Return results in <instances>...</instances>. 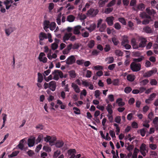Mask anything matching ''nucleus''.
Returning <instances> with one entry per match:
<instances>
[{
    "label": "nucleus",
    "mask_w": 158,
    "mask_h": 158,
    "mask_svg": "<svg viewBox=\"0 0 158 158\" xmlns=\"http://www.w3.org/2000/svg\"><path fill=\"white\" fill-rule=\"evenodd\" d=\"M140 40V43L139 44H137L135 41V39H132L131 40V44L134 49H137L139 48H144L146 44L147 40L145 38L143 37H140L139 38Z\"/></svg>",
    "instance_id": "nucleus-1"
},
{
    "label": "nucleus",
    "mask_w": 158,
    "mask_h": 158,
    "mask_svg": "<svg viewBox=\"0 0 158 158\" xmlns=\"http://www.w3.org/2000/svg\"><path fill=\"white\" fill-rule=\"evenodd\" d=\"M146 12H143L140 14V16L142 18H146L151 19V16H154L156 14V11L153 9H150V8H148L146 10Z\"/></svg>",
    "instance_id": "nucleus-2"
},
{
    "label": "nucleus",
    "mask_w": 158,
    "mask_h": 158,
    "mask_svg": "<svg viewBox=\"0 0 158 158\" xmlns=\"http://www.w3.org/2000/svg\"><path fill=\"white\" fill-rule=\"evenodd\" d=\"M53 75V79L56 80H58L59 79V76L60 78H62L63 77V73L61 71L59 70H55L52 73Z\"/></svg>",
    "instance_id": "nucleus-3"
},
{
    "label": "nucleus",
    "mask_w": 158,
    "mask_h": 158,
    "mask_svg": "<svg viewBox=\"0 0 158 158\" xmlns=\"http://www.w3.org/2000/svg\"><path fill=\"white\" fill-rule=\"evenodd\" d=\"M99 10L98 9H94L93 8L89 10L86 13L88 17H95L98 13Z\"/></svg>",
    "instance_id": "nucleus-4"
},
{
    "label": "nucleus",
    "mask_w": 158,
    "mask_h": 158,
    "mask_svg": "<svg viewBox=\"0 0 158 158\" xmlns=\"http://www.w3.org/2000/svg\"><path fill=\"white\" fill-rule=\"evenodd\" d=\"M130 67L133 72H138L140 70L141 65L139 63L137 64L133 62L131 64Z\"/></svg>",
    "instance_id": "nucleus-5"
},
{
    "label": "nucleus",
    "mask_w": 158,
    "mask_h": 158,
    "mask_svg": "<svg viewBox=\"0 0 158 158\" xmlns=\"http://www.w3.org/2000/svg\"><path fill=\"white\" fill-rule=\"evenodd\" d=\"M39 38L40 44L41 45H44V43L42 41L48 38V35L44 32H41L39 34Z\"/></svg>",
    "instance_id": "nucleus-6"
},
{
    "label": "nucleus",
    "mask_w": 158,
    "mask_h": 158,
    "mask_svg": "<svg viewBox=\"0 0 158 158\" xmlns=\"http://www.w3.org/2000/svg\"><path fill=\"white\" fill-rule=\"evenodd\" d=\"M76 61V58L73 55H71L64 62H65L66 64L68 65H71L74 63ZM64 61H61L62 63Z\"/></svg>",
    "instance_id": "nucleus-7"
},
{
    "label": "nucleus",
    "mask_w": 158,
    "mask_h": 158,
    "mask_svg": "<svg viewBox=\"0 0 158 158\" xmlns=\"http://www.w3.org/2000/svg\"><path fill=\"white\" fill-rule=\"evenodd\" d=\"M146 146L145 144L143 143L140 147V152L143 156H146V153L145 152V151L146 150Z\"/></svg>",
    "instance_id": "nucleus-8"
},
{
    "label": "nucleus",
    "mask_w": 158,
    "mask_h": 158,
    "mask_svg": "<svg viewBox=\"0 0 158 158\" xmlns=\"http://www.w3.org/2000/svg\"><path fill=\"white\" fill-rule=\"evenodd\" d=\"M157 72V69H155L153 70H150L145 73L144 76L145 77H151L154 73H156Z\"/></svg>",
    "instance_id": "nucleus-9"
},
{
    "label": "nucleus",
    "mask_w": 158,
    "mask_h": 158,
    "mask_svg": "<svg viewBox=\"0 0 158 158\" xmlns=\"http://www.w3.org/2000/svg\"><path fill=\"white\" fill-rule=\"evenodd\" d=\"M56 82L52 81L49 82V89L52 91H54L56 90Z\"/></svg>",
    "instance_id": "nucleus-10"
},
{
    "label": "nucleus",
    "mask_w": 158,
    "mask_h": 158,
    "mask_svg": "<svg viewBox=\"0 0 158 158\" xmlns=\"http://www.w3.org/2000/svg\"><path fill=\"white\" fill-rule=\"evenodd\" d=\"M114 20V18L113 16H111L106 18V21L109 26H111L113 25V21Z\"/></svg>",
    "instance_id": "nucleus-11"
},
{
    "label": "nucleus",
    "mask_w": 158,
    "mask_h": 158,
    "mask_svg": "<svg viewBox=\"0 0 158 158\" xmlns=\"http://www.w3.org/2000/svg\"><path fill=\"white\" fill-rule=\"evenodd\" d=\"M45 54L44 52H41L39 55L38 59L40 61H42L44 63H45L47 62V59L46 57L43 58V57L45 56Z\"/></svg>",
    "instance_id": "nucleus-12"
},
{
    "label": "nucleus",
    "mask_w": 158,
    "mask_h": 158,
    "mask_svg": "<svg viewBox=\"0 0 158 158\" xmlns=\"http://www.w3.org/2000/svg\"><path fill=\"white\" fill-rule=\"evenodd\" d=\"M76 153V150L75 149H70L68 150V153L69 155L71 156L69 158H74L75 157V155Z\"/></svg>",
    "instance_id": "nucleus-13"
},
{
    "label": "nucleus",
    "mask_w": 158,
    "mask_h": 158,
    "mask_svg": "<svg viewBox=\"0 0 158 158\" xmlns=\"http://www.w3.org/2000/svg\"><path fill=\"white\" fill-rule=\"evenodd\" d=\"M71 87L73 88L74 91L77 93H79L80 92V89L78 86L75 83H72Z\"/></svg>",
    "instance_id": "nucleus-14"
},
{
    "label": "nucleus",
    "mask_w": 158,
    "mask_h": 158,
    "mask_svg": "<svg viewBox=\"0 0 158 158\" xmlns=\"http://www.w3.org/2000/svg\"><path fill=\"white\" fill-rule=\"evenodd\" d=\"M143 31L147 33H151L153 31L151 28L148 26H146L143 28Z\"/></svg>",
    "instance_id": "nucleus-15"
},
{
    "label": "nucleus",
    "mask_w": 158,
    "mask_h": 158,
    "mask_svg": "<svg viewBox=\"0 0 158 158\" xmlns=\"http://www.w3.org/2000/svg\"><path fill=\"white\" fill-rule=\"evenodd\" d=\"M81 28L80 26L78 25L75 27L73 29V33L75 34L78 35L80 33V30Z\"/></svg>",
    "instance_id": "nucleus-16"
},
{
    "label": "nucleus",
    "mask_w": 158,
    "mask_h": 158,
    "mask_svg": "<svg viewBox=\"0 0 158 158\" xmlns=\"http://www.w3.org/2000/svg\"><path fill=\"white\" fill-rule=\"evenodd\" d=\"M72 35V33H65L63 37V42L66 43V41L68 40Z\"/></svg>",
    "instance_id": "nucleus-17"
},
{
    "label": "nucleus",
    "mask_w": 158,
    "mask_h": 158,
    "mask_svg": "<svg viewBox=\"0 0 158 158\" xmlns=\"http://www.w3.org/2000/svg\"><path fill=\"white\" fill-rule=\"evenodd\" d=\"M15 29L12 27H10L8 28H7L5 29V32L7 35V36H9L13 32Z\"/></svg>",
    "instance_id": "nucleus-18"
},
{
    "label": "nucleus",
    "mask_w": 158,
    "mask_h": 158,
    "mask_svg": "<svg viewBox=\"0 0 158 158\" xmlns=\"http://www.w3.org/2000/svg\"><path fill=\"white\" fill-rule=\"evenodd\" d=\"M64 144V143L61 140H57L55 145L56 148H60L63 146Z\"/></svg>",
    "instance_id": "nucleus-19"
},
{
    "label": "nucleus",
    "mask_w": 158,
    "mask_h": 158,
    "mask_svg": "<svg viewBox=\"0 0 158 158\" xmlns=\"http://www.w3.org/2000/svg\"><path fill=\"white\" fill-rule=\"evenodd\" d=\"M35 139L33 138L32 139H29L28 140V145L29 147H31L34 146L35 143Z\"/></svg>",
    "instance_id": "nucleus-20"
},
{
    "label": "nucleus",
    "mask_w": 158,
    "mask_h": 158,
    "mask_svg": "<svg viewBox=\"0 0 158 158\" xmlns=\"http://www.w3.org/2000/svg\"><path fill=\"white\" fill-rule=\"evenodd\" d=\"M122 99L121 98H118L117 99L116 102L118 103V106L122 107L125 105V102L122 101Z\"/></svg>",
    "instance_id": "nucleus-21"
},
{
    "label": "nucleus",
    "mask_w": 158,
    "mask_h": 158,
    "mask_svg": "<svg viewBox=\"0 0 158 158\" xmlns=\"http://www.w3.org/2000/svg\"><path fill=\"white\" fill-rule=\"evenodd\" d=\"M112 106L110 104H108L106 107V110L108 112V113L110 115L112 114L113 113V110H112Z\"/></svg>",
    "instance_id": "nucleus-22"
},
{
    "label": "nucleus",
    "mask_w": 158,
    "mask_h": 158,
    "mask_svg": "<svg viewBox=\"0 0 158 158\" xmlns=\"http://www.w3.org/2000/svg\"><path fill=\"white\" fill-rule=\"evenodd\" d=\"M129 42V41L127 37L126 36H124L121 42V45H123L126 44H128Z\"/></svg>",
    "instance_id": "nucleus-23"
},
{
    "label": "nucleus",
    "mask_w": 158,
    "mask_h": 158,
    "mask_svg": "<svg viewBox=\"0 0 158 158\" xmlns=\"http://www.w3.org/2000/svg\"><path fill=\"white\" fill-rule=\"evenodd\" d=\"M44 29L45 31H46V29H48L49 27L50 24V22L48 20H45L44 22Z\"/></svg>",
    "instance_id": "nucleus-24"
},
{
    "label": "nucleus",
    "mask_w": 158,
    "mask_h": 158,
    "mask_svg": "<svg viewBox=\"0 0 158 158\" xmlns=\"http://www.w3.org/2000/svg\"><path fill=\"white\" fill-rule=\"evenodd\" d=\"M96 27V25L95 23L91 24L89 27H86V29L88 30L90 32L94 30Z\"/></svg>",
    "instance_id": "nucleus-25"
},
{
    "label": "nucleus",
    "mask_w": 158,
    "mask_h": 158,
    "mask_svg": "<svg viewBox=\"0 0 158 158\" xmlns=\"http://www.w3.org/2000/svg\"><path fill=\"white\" fill-rule=\"evenodd\" d=\"M127 80L130 81H133L135 79V76L131 74H129L127 77Z\"/></svg>",
    "instance_id": "nucleus-26"
},
{
    "label": "nucleus",
    "mask_w": 158,
    "mask_h": 158,
    "mask_svg": "<svg viewBox=\"0 0 158 158\" xmlns=\"http://www.w3.org/2000/svg\"><path fill=\"white\" fill-rule=\"evenodd\" d=\"M75 19V17L72 15H70L68 16L67 18V20L70 22H73Z\"/></svg>",
    "instance_id": "nucleus-27"
},
{
    "label": "nucleus",
    "mask_w": 158,
    "mask_h": 158,
    "mask_svg": "<svg viewBox=\"0 0 158 158\" xmlns=\"http://www.w3.org/2000/svg\"><path fill=\"white\" fill-rule=\"evenodd\" d=\"M95 42L93 40H91L88 43V46L90 48H92L94 46Z\"/></svg>",
    "instance_id": "nucleus-28"
},
{
    "label": "nucleus",
    "mask_w": 158,
    "mask_h": 158,
    "mask_svg": "<svg viewBox=\"0 0 158 158\" xmlns=\"http://www.w3.org/2000/svg\"><path fill=\"white\" fill-rule=\"evenodd\" d=\"M139 152V150L137 148H135L134 152L132 156V158H137L138 152Z\"/></svg>",
    "instance_id": "nucleus-29"
},
{
    "label": "nucleus",
    "mask_w": 158,
    "mask_h": 158,
    "mask_svg": "<svg viewBox=\"0 0 158 158\" xmlns=\"http://www.w3.org/2000/svg\"><path fill=\"white\" fill-rule=\"evenodd\" d=\"M4 3L6 6V8L7 10L11 6L10 2L9 0H5L4 1Z\"/></svg>",
    "instance_id": "nucleus-30"
},
{
    "label": "nucleus",
    "mask_w": 158,
    "mask_h": 158,
    "mask_svg": "<svg viewBox=\"0 0 158 158\" xmlns=\"http://www.w3.org/2000/svg\"><path fill=\"white\" fill-rule=\"evenodd\" d=\"M106 27V24L105 23H102L101 26H100L99 30L101 32H103Z\"/></svg>",
    "instance_id": "nucleus-31"
},
{
    "label": "nucleus",
    "mask_w": 158,
    "mask_h": 158,
    "mask_svg": "<svg viewBox=\"0 0 158 158\" xmlns=\"http://www.w3.org/2000/svg\"><path fill=\"white\" fill-rule=\"evenodd\" d=\"M38 80L39 83H41L43 80V76L42 74L40 73H38Z\"/></svg>",
    "instance_id": "nucleus-32"
},
{
    "label": "nucleus",
    "mask_w": 158,
    "mask_h": 158,
    "mask_svg": "<svg viewBox=\"0 0 158 158\" xmlns=\"http://www.w3.org/2000/svg\"><path fill=\"white\" fill-rule=\"evenodd\" d=\"M69 76L72 78H74L76 77V74L75 71L72 70L69 72Z\"/></svg>",
    "instance_id": "nucleus-33"
},
{
    "label": "nucleus",
    "mask_w": 158,
    "mask_h": 158,
    "mask_svg": "<svg viewBox=\"0 0 158 158\" xmlns=\"http://www.w3.org/2000/svg\"><path fill=\"white\" fill-rule=\"evenodd\" d=\"M145 8V5L143 3H140L137 6V8L140 10H143Z\"/></svg>",
    "instance_id": "nucleus-34"
},
{
    "label": "nucleus",
    "mask_w": 158,
    "mask_h": 158,
    "mask_svg": "<svg viewBox=\"0 0 158 158\" xmlns=\"http://www.w3.org/2000/svg\"><path fill=\"white\" fill-rule=\"evenodd\" d=\"M56 27V24L55 22H51L50 24L49 27L51 31H53L55 30Z\"/></svg>",
    "instance_id": "nucleus-35"
},
{
    "label": "nucleus",
    "mask_w": 158,
    "mask_h": 158,
    "mask_svg": "<svg viewBox=\"0 0 158 158\" xmlns=\"http://www.w3.org/2000/svg\"><path fill=\"white\" fill-rule=\"evenodd\" d=\"M61 13H60L58 15L56 19V22L57 23L60 25L61 24Z\"/></svg>",
    "instance_id": "nucleus-36"
},
{
    "label": "nucleus",
    "mask_w": 158,
    "mask_h": 158,
    "mask_svg": "<svg viewBox=\"0 0 158 158\" xmlns=\"http://www.w3.org/2000/svg\"><path fill=\"white\" fill-rule=\"evenodd\" d=\"M106 60L107 61V64H110L113 62L114 61V58L113 57L111 56L106 59Z\"/></svg>",
    "instance_id": "nucleus-37"
},
{
    "label": "nucleus",
    "mask_w": 158,
    "mask_h": 158,
    "mask_svg": "<svg viewBox=\"0 0 158 158\" xmlns=\"http://www.w3.org/2000/svg\"><path fill=\"white\" fill-rule=\"evenodd\" d=\"M115 53L116 56H122L123 55V52L120 50H116L115 51Z\"/></svg>",
    "instance_id": "nucleus-38"
},
{
    "label": "nucleus",
    "mask_w": 158,
    "mask_h": 158,
    "mask_svg": "<svg viewBox=\"0 0 158 158\" xmlns=\"http://www.w3.org/2000/svg\"><path fill=\"white\" fill-rule=\"evenodd\" d=\"M24 142V139H23L21 140L20 141V143L18 145V147L21 150H23V148L24 147V145L23 144V143Z\"/></svg>",
    "instance_id": "nucleus-39"
},
{
    "label": "nucleus",
    "mask_w": 158,
    "mask_h": 158,
    "mask_svg": "<svg viewBox=\"0 0 158 158\" xmlns=\"http://www.w3.org/2000/svg\"><path fill=\"white\" fill-rule=\"evenodd\" d=\"M132 89L131 87L129 86L126 87L124 90V92L126 94H129L132 91Z\"/></svg>",
    "instance_id": "nucleus-40"
},
{
    "label": "nucleus",
    "mask_w": 158,
    "mask_h": 158,
    "mask_svg": "<svg viewBox=\"0 0 158 158\" xmlns=\"http://www.w3.org/2000/svg\"><path fill=\"white\" fill-rule=\"evenodd\" d=\"M146 129L145 128H143L139 130L140 135L142 137L144 136L145 135L146 132Z\"/></svg>",
    "instance_id": "nucleus-41"
},
{
    "label": "nucleus",
    "mask_w": 158,
    "mask_h": 158,
    "mask_svg": "<svg viewBox=\"0 0 158 158\" xmlns=\"http://www.w3.org/2000/svg\"><path fill=\"white\" fill-rule=\"evenodd\" d=\"M121 117L120 116H116L114 118V121L120 124L121 123Z\"/></svg>",
    "instance_id": "nucleus-42"
},
{
    "label": "nucleus",
    "mask_w": 158,
    "mask_h": 158,
    "mask_svg": "<svg viewBox=\"0 0 158 158\" xmlns=\"http://www.w3.org/2000/svg\"><path fill=\"white\" fill-rule=\"evenodd\" d=\"M113 10V8H107L105 9L104 12L106 14H109L112 12Z\"/></svg>",
    "instance_id": "nucleus-43"
},
{
    "label": "nucleus",
    "mask_w": 158,
    "mask_h": 158,
    "mask_svg": "<svg viewBox=\"0 0 158 158\" xmlns=\"http://www.w3.org/2000/svg\"><path fill=\"white\" fill-rule=\"evenodd\" d=\"M112 41L115 45H117L119 43L118 40L114 37L112 38Z\"/></svg>",
    "instance_id": "nucleus-44"
},
{
    "label": "nucleus",
    "mask_w": 158,
    "mask_h": 158,
    "mask_svg": "<svg viewBox=\"0 0 158 158\" xmlns=\"http://www.w3.org/2000/svg\"><path fill=\"white\" fill-rule=\"evenodd\" d=\"M116 2V1L115 0H112L107 5V7H109L113 6L115 4Z\"/></svg>",
    "instance_id": "nucleus-45"
},
{
    "label": "nucleus",
    "mask_w": 158,
    "mask_h": 158,
    "mask_svg": "<svg viewBox=\"0 0 158 158\" xmlns=\"http://www.w3.org/2000/svg\"><path fill=\"white\" fill-rule=\"evenodd\" d=\"M118 20L124 25H126V21L125 19L123 17H120L118 18Z\"/></svg>",
    "instance_id": "nucleus-46"
},
{
    "label": "nucleus",
    "mask_w": 158,
    "mask_h": 158,
    "mask_svg": "<svg viewBox=\"0 0 158 158\" xmlns=\"http://www.w3.org/2000/svg\"><path fill=\"white\" fill-rule=\"evenodd\" d=\"M19 153V151H15L13 152L9 156L10 157H13L16 156Z\"/></svg>",
    "instance_id": "nucleus-47"
},
{
    "label": "nucleus",
    "mask_w": 158,
    "mask_h": 158,
    "mask_svg": "<svg viewBox=\"0 0 158 158\" xmlns=\"http://www.w3.org/2000/svg\"><path fill=\"white\" fill-rule=\"evenodd\" d=\"M73 110H75L74 113L77 114H80V110L76 107H74L73 108Z\"/></svg>",
    "instance_id": "nucleus-48"
},
{
    "label": "nucleus",
    "mask_w": 158,
    "mask_h": 158,
    "mask_svg": "<svg viewBox=\"0 0 158 158\" xmlns=\"http://www.w3.org/2000/svg\"><path fill=\"white\" fill-rule=\"evenodd\" d=\"M134 114L133 113H130L127 116V119L128 120L131 121L133 118V115Z\"/></svg>",
    "instance_id": "nucleus-49"
},
{
    "label": "nucleus",
    "mask_w": 158,
    "mask_h": 158,
    "mask_svg": "<svg viewBox=\"0 0 158 158\" xmlns=\"http://www.w3.org/2000/svg\"><path fill=\"white\" fill-rule=\"evenodd\" d=\"M110 47L109 44H106L105 45V47L104 48V51L106 52H109L110 49Z\"/></svg>",
    "instance_id": "nucleus-50"
},
{
    "label": "nucleus",
    "mask_w": 158,
    "mask_h": 158,
    "mask_svg": "<svg viewBox=\"0 0 158 158\" xmlns=\"http://www.w3.org/2000/svg\"><path fill=\"white\" fill-rule=\"evenodd\" d=\"M114 28L117 30H119L121 28V26L120 24L118 23H115L114 25Z\"/></svg>",
    "instance_id": "nucleus-51"
},
{
    "label": "nucleus",
    "mask_w": 158,
    "mask_h": 158,
    "mask_svg": "<svg viewBox=\"0 0 158 158\" xmlns=\"http://www.w3.org/2000/svg\"><path fill=\"white\" fill-rule=\"evenodd\" d=\"M101 93L98 90H96L95 92L94 96L96 98H98Z\"/></svg>",
    "instance_id": "nucleus-52"
},
{
    "label": "nucleus",
    "mask_w": 158,
    "mask_h": 158,
    "mask_svg": "<svg viewBox=\"0 0 158 158\" xmlns=\"http://www.w3.org/2000/svg\"><path fill=\"white\" fill-rule=\"evenodd\" d=\"M157 83V82L155 79H152L150 81V84L152 85H156Z\"/></svg>",
    "instance_id": "nucleus-53"
},
{
    "label": "nucleus",
    "mask_w": 158,
    "mask_h": 158,
    "mask_svg": "<svg viewBox=\"0 0 158 158\" xmlns=\"http://www.w3.org/2000/svg\"><path fill=\"white\" fill-rule=\"evenodd\" d=\"M58 47V45L56 43H53L52 44L51 48L52 50H55Z\"/></svg>",
    "instance_id": "nucleus-54"
},
{
    "label": "nucleus",
    "mask_w": 158,
    "mask_h": 158,
    "mask_svg": "<svg viewBox=\"0 0 158 158\" xmlns=\"http://www.w3.org/2000/svg\"><path fill=\"white\" fill-rule=\"evenodd\" d=\"M149 82V81L148 79H144L141 82H140L141 84L143 85H146L148 82Z\"/></svg>",
    "instance_id": "nucleus-55"
},
{
    "label": "nucleus",
    "mask_w": 158,
    "mask_h": 158,
    "mask_svg": "<svg viewBox=\"0 0 158 158\" xmlns=\"http://www.w3.org/2000/svg\"><path fill=\"white\" fill-rule=\"evenodd\" d=\"M56 138H54L52 139L51 137V139L50 140L49 143L50 145L52 146L54 144L55 141L56 140Z\"/></svg>",
    "instance_id": "nucleus-56"
},
{
    "label": "nucleus",
    "mask_w": 158,
    "mask_h": 158,
    "mask_svg": "<svg viewBox=\"0 0 158 158\" xmlns=\"http://www.w3.org/2000/svg\"><path fill=\"white\" fill-rule=\"evenodd\" d=\"M116 66V64H113L110 65L108 67V69L110 70H112Z\"/></svg>",
    "instance_id": "nucleus-57"
},
{
    "label": "nucleus",
    "mask_w": 158,
    "mask_h": 158,
    "mask_svg": "<svg viewBox=\"0 0 158 158\" xmlns=\"http://www.w3.org/2000/svg\"><path fill=\"white\" fill-rule=\"evenodd\" d=\"M143 57L141 56V57L139 58H138L134 59L133 61L134 62H140L143 60Z\"/></svg>",
    "instance_id": "nucleus-58"
},
{
    "label": "nucleus",
    "mask_w": 158,
    "mask_h": 158,
    "mask_svg": "<svg viewBox=\"0 0 158 158\" xmlns=\"http://www.w3.org/2000/svg\"><path fill=\"white\" fill-rule=\"evenodd\" d=\"M60 151L57 150L54 152L53 154V157L55 158H57L60 155Z\"/></svg>",
    "instance_id": "nucleus-59"
},
{
    "label": "nucleus",
    "mask_w": 158,
    "mask_h": 158,
    "mask_svg": "<svg viewBox=\"0 0 158 158\" xmlns=\"http://www.w3.org/2000/svg\"><path fill=\"white\" fill-rule=\"evenodd\" d=\"M119 80L118 79H115L112 81V83L114 85H119Z\"/></svg>",
    "instance_id": "nucleus-60"
},
{
    "label": "nucleus",
    "mask_w": 158,
    "mask_h": 158,
    "mask_svg": "<svg viewBox=\"0 0 158 158\" xmlns=\"http://www.w3.org/2000/svg\"><path fill=\"white\" fill-rule=\"evenodd\" d=\"M43 138V136L42 135H39L36 140L37 143H40Z\"/></svg>",
    "instance_id": "nucleus-61"
},
{
    "label": "nucleus",
    "mask_w": 158,
    "mask_h": 158,
    "mask_svg": "<svg viewBox=\"0 0 158 158\" xmlns=\"http://www.w3.org/2000/svg\"><path fill=\"white\" fill-rule=\"evenodd\" d=\"M98 4L99 5V6L100 7H103L105 3H104V2L103 1V0H100L98 2Z\"/></svg>",
    "instance_id": "nucleus-62"
},
{
    "label": "nucleus",
    "mask_w": 158,
    "mask_h": 158,
    "mask_svg": "<svg viewBox=\"0 0 158 158\" xmlns=\"http://www.w3.org/2000/svg\"><path fill=\"white\" fill-rule=\"evenodd\" d=\"M54 7V4L53 3L51 2L49 3L48 9L49 11L52 10L53 9Z\"/></svg>",
    "instance_id": "nucleus-63"
},
{
    "label": "nucleus",
    "mask_w": 158,
    "mask_h": 158,
    "mask_svg": "<svg viewBox=\"0 0 158 158\" xmlns=\"http://www.w3.org/2000/svg\"><path fill=\"white\" fill-rule=\"evenodd\" d=\"M87 73L86 74L85 77L87 78H89L91 76L92 72L90 71L87 70L86 71Z\"/></svg>",
    "instance_id": "nucleus-64"
}]
</instances>
